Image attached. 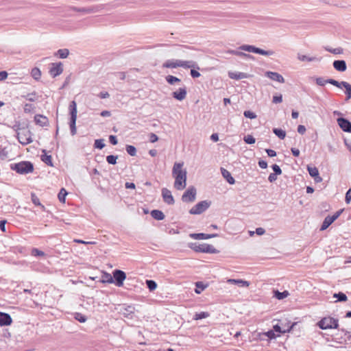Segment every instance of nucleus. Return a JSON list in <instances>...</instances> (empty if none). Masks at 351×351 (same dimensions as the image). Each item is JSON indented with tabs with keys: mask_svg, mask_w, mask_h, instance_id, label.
<instances>
[{
	"mask_svg": "<svg viewBox=\"0 0 351 351\" xmlns=\"http://www.w3.org/2000/svg\"><path fill=\"white\" fill-rule=\"evenodd\" d=\"M12 322V317L8 313L0 312V326H9Z\"/></svg>",
	"mask_w": 351,
	"mask_h": 351,
	"instance_id": "20",
	"label": "nucleus"
},
{
	"mask_svg": "<svg viewBox=\"0 0 351 351\" xmlns=\"http://www.w3.org/2000/svg\"><path fill=\"white\" fill-rule=\"evenodd\" d=\"M36 107L31 104H25L23 110L25 113H30L35 110Z\"/></svg>",
	"mask_w": 351,
	"mask_h": 351,
	"instance_id": "42",
	"label": "nucleus"
},
{
	"mask_svg": "<svg viewBox=\"0 0 351 351\" xmlns=\"http://www.w3.org/2000/svg\"><path fill=\"white\" fill-rule=\"evenodd\" d=\"M180 67L184 68V69H196L197 70L199 69V66L197 64L192 60H180Z\"/></svg>",
	"mask_w": 351,
	"mask_h": 351,
	"instance_id": "24",
	"label": "nucleus"
},
{
	"mask_svg": "<svg viewBox=\"0 0 351 351\" xmlns=\"http://www.w3.org/2000/svg\"><path fill=\"white\" fill-rule=\"evenodd\" d=\"M289 295V292L287 291H285L283 292H280L276 291L275 293V296L278 300H282L287 298Z\"/></svg>",
	"mask_w": 351,
	"mask_h": 351,
	"instance_id": "45",
	"label": "nucleus"
},
{
	"mask_svg": "<svg viewBox=\"0 0 351 351\" xmlns=\"http://www.w3.org/2000/svg\"><path fill=\"white\" fill-rule=\"evenodd\" d=\"M191 75L193 78H197L200 76V73L197 70H195L194 68H192L191 69Z\"/></svg>",
	"mask_w": 351,
	"mask_h": 351,
	"instance_id": "59",
	"label": "nucleus"
},
{
	"mask_svg": "<svg viewBox=\"0 0 351 351\" xmlns=\"http://www.w3.org/2000/svg\"><path fill=\"white\" fill-rule=\"evenodd\" d=\"M165 80L167 81V82L170 84V85H173L175 83H177V82H181V80L177 77H175L173 75H167L166 77H165Z\"/></svg>",
	"mask_w": 351,
	"mask_h": 351,
	"instance_id": "34",
	"label": "nucleus"
},
{
	"mask_svg": "<svg viewBox=\"0 0 351 351\" xmlns=\"http://www.w3.org/2000/svg\"><path fill=\"white\" fill-rule=\"evenodd\" d=\"M337 123L340 128L346 132H351V122L348 119L340 117L337 119Z\"/></svg>",
	"mask_w": 351,
	"mask_h": 351,
	"instance_id": "14",
	"label": "nucleus"
},
{
	"mask_svg": "<svg viewBox=\"0 0 351 351\" xmlns=\"http://www.w3.org/2000/svg\"><path fill=\"white\" fill-rule=\"evenodd\" d=\"M101 282L104 283H113V276L108 273L104 272L102 275Z\"/></svg>",
	"mask_w": 351,
	"mask_h": 351,
	"instance_id": "32",
	"label": "nucleus"
},
{
	"mask_svg": "<svg viewBox=\"0 0 351 351\" xmlns=\"http://www.w3.org/2000/svg\"><path fill=\"white\" fill-rule=\"evenodd\" d=\"M271 168L274 172V173H276L277 175H280L282 173V170L278 165H273L271 166Z\"/></svg>",
	"mask_w": 351,
	"mask_h": 351,
	"instance_id": "56",
	"label": "nucleus"
},
{
	"mask_svg": "<svg viewBox=\"0 0 351 351\" xmlns=\"http://www.w3.org/2000/svg\"><path fill=\"white\" fill-rule=\"evenodd\" d=\"M94 147L97 149H101L105 147L104 140V139H96L95 141Z\"/></svg>",
	"mask_w": 351,
	"mask_h": 351,
	"instance_id": "44",
	"label": "nucleus"
},
{
	"mask_svg": "<svg viewBox=\"0 0 351 351\" xmlns=\"http://www.w3.org/2000/svg\"><path fill=\"white\" fill-rule=\"evenodd\" d=\"M282 101V95H274L272 99V102L274 104H279Z\"/></svg>",
	"mask_w": 351,
	"mask_h": 351,
	"instance_id": "55",
	"label": "nucleus"
},
{
	"mask_svg": "<svg viewBox=\"0 0 351 351\" xmlns=\"http://www.w3.org/2000/svg\"><path fill=\"white\" fill-rule=\"evenodd\" d=\"M34 121L36 124L44 127L49 125V121L47 117L42 114H36L34 117Z\"/></svg>",
	"mask_w": 351,
	"mask_h": 351,
	"instance_id": "21",
	"label": "nucleus"
},
{
	"mask_svg": "<svg viewBox=\"0 0 351 351\" xmlns=\"http://www.w3.org/2000/svg\"><path fill=\"white\" fill-rule=\"evenodd\" d=\"M228 76L233 80H241L247 77V74L243 72H229Z\"/></svg>",
	"mask_w": 351,
	"mask_h": 351,
	"instance_id": "27",
	"label": "nucleus"
},
{
	"mask_svg": "<svg viewBox=\"0 0 351 351\" xmlns=\"http://www.w3.org/2000/svg\"><path fill=\"white\" fill-rule=\"evenodd\" d=\"M208 317H209V313L208 312L202 311V312H200L198 313H195V315H194L193 319L199 320V319L206 318Z\"/></svg>",
	"mask_w": 351,
	"mask_h": 351,
	"instance_id": "41",
	"label": "nucleus"
},
{
	"mask_svg": "<svg viewBox=\"0 0 351 351\" xmlns=\"http://www.w3.org/2000/svg\"><path fill=\"white\" fill-rule=\"evenodd\" d=\"M146 285L147 286V288L149 289V291H154L157 287V284L154 280H146Z\"/></svg>",
	"mask_w": 351,
	"mask_h": 351,
	"instance_id": "43",
	"label": "nucleus"
},
{
	"mask_svg": "<svg viewBox=\"0 0 351 351\" xmlns=\"http://www.w3.org/2000/svg\"><path fill=\"white\" fill-rule=\"evenodd\" d=\"M333 298H337L338 302H346L348 300L346 295L343 292L334 293Z\"/></svg>",
	"mask_w": 351,
	"mask_h": 351,
	"instance_id": "35",
	"label": "nucleus"
},
{
	"mask_svg": "<svg viewBox=\"0 0 351 351\" xmlns=\"http://www.w3.org/2000/svg\"><path fill=\"white\" fill-rule=\"evenodd\" d=\"M195 287V292L197 294H199L207 287V285H204L202 282H197Z\"/></svg>",
	"mask_w": 351,
	"mask_h": 351,
	"instance_id": "33",
	"label": "nucleus"
},
{
	"mask_svg": "<svg viewBox=\"0 0 351 351\" xmlns=\"http://www.w3.org/2000/svg\"><path fill=\"white\" fill-rule=\"evenodd\" d=\"M273 132L280 139H284L286 136L285 131L280 128H274Z\"/></svg>",
	"mask_w": 351,
	"mask_h": 351,
	"instance_id": "36",
	"label": "nucleus"
},
{
	"mask_svg": "<svg viewBox=\"0 0 351 351\" xmlns=\"http://www.w3.org/2000/svg\"><path fill=\"white\" fill-rule=\"evenodd\" d=\"M351 201V189H349L346 193L345 197V202L346 204H349Z\"/></svg>",
	"mask_w": 351,
	"mask_h": 351,
	"instance_id": "58",
	"label": "nucleus"
},
{
	"mask_svg": "<svg viewBox=\"0 0 351 351\" xmlns=\"http://www.w3.org/2000/svg\"><path fill=\"white\" fill-rule=\"evenodd\" d=\"M114 279L113 283L117 287H121L123 285V281L126 278V274L124 271L120 269H115L112 272Z\"/></svg>",
	"mask_w": 351,
	"mask_h": 351,
	"instance_id": "13",
	"label": "nucleus"
},
{
	"mask_svg": "<svg viewBox=\"0 0 351 351\" xmlns=\"http://www.w3.org/2000/svg\"><path fill=\"white\" fill-rule=\"evenodd\" d=\"M297 58L301 62H319L322 59L321 58H317L316 56L310 57L301 53H298Z\"/></svg>",
	"mask_w": 351,
	"mask_h": 351,
	"instance_id": "23",
	"label": "nucleus"
},
{
	"mask_svg": "<svg viewBox=\"0 0 351 351\" xmlns=\"http://www.w3.org/2000/svg\"><path fill=\"white\" fill-rule=\"evenodd\" d=\"M11 169L19 174H27L34 171V165L29 161H22L18 163L12 164Z\"/></svg>",
	"mask_w": 351,
	"mask_h": 351,
	"instance_id": "3",
	"label": "nucleus"
},
{
	"mask_svg": "<svg viewBox=\"0 0 351 351\" xmlns=\"http://www.w3.org/2000/svg\"><path fill=\"white\" fill-rule=\"evenodd\" d=\"M117 156L114 155H109L106 157V161L110 165H115L117 163Z\"/></svg>",
	"mask_w": 351,
	"mask_h": 351,
	"instance_id": "53",
	"label": "nucleus"
},
{
	"mask_svg": "<svg viewBox=\"0 0 351 351\" xmlns=\"http://www.w3.org/2000/svg\"><path fill=\"white\" fill-rule=\"evenodd\" d=\"M277 176H278L277 174L274 173H270V174L269 175V177H268V180H269L270 182H275V181L276 180V179H277Z\"/></svg>",
	"mask_w": 351,
	"mask_h": 351,
	"instance_id": "63",
	"label": "nucleus"
},
{
	"mask_svg": "<svg viewBox=\"0 0 351 351\" xmlns=\"http://www.w3.org/2000/svg\"><path fill=\"white\" fill-rule=\"evenodd\" d=\"M339 321L337 319L326 317L322 318L318 322L317 326L322 330L337 328L339 326Z\"/></svg>",
	"mask_w": 351,
	"mask_h": 351,
	"instance_id": "7",
	"label": "nucleus"
},
{
	"mask_svg": "<svg viewBox=\"0 0 351 351\" xmlns=\"http://www.w3.org/2000/svg\"><path fill=\"white\" fill-rule=\"evenodd\" d=\"M41 159L47 165L51 166V167L53 166L52 158H51V155H47V154L43 155L41 157Z\"/></svg>",
	"mask_w": 351,
	"mask_h": 351,
	"instance_id": "40",
	"label": "nucleus"
},
{
	"mask_svg": "<svg viewBox=\"0 0 351 351\" xmlns=\"http://www.w3.org/2000/svg\"><path fill=\"white\" fill-rule=\"evenodd\" d=\"M32 201L34 205L39 206L43 210H45V206L40 202L39 198L35 194H32Z\"/></svg>",
	"mask_w": 351,
	"mask_h": 351,
	"instance_id": "46",
	"label": "nucleus"
},
{
	"mask_svg": "<svg viewBox=\"0 0 351 351\" xmlns=\"http://www.w3.org/2000/svg\"><path fill=\"white\" fill-rule=\"evenodd\" d=\"M307 170L308 171V173L309 175L311 176V177H315V176H317L318 174H319V171H318V169L315 167H309L308 166L307 167Z\"/></svg>",
	"mask_w": 351,
	"mask_h": 351,
	"instance_id": "39",
	"label": "nucleus"
},
{
	"mask_svg": "<svg viewBox=\"0 0 351 351\" xmlns=\"http://www.w3.org/2000/svg\"><path fill=\"white\" fill-rule=\"evenodd\" d=\"M105 6L106 5L104 4H98L86 8H77L72 6L70 8V10L75 12H82L83 14H92L100 12L101 10L104 9Z\"/></svg>",
	"mask_w": 351,
	"mask_h": 351,
	"instance_id": "9",
	"label": "nucleus"
},
{
	"mask_svg": "<svg viewBox=\"0 0 351 351\" xmlns=\"http://www.w3.org/2000/svg\"><path fill=\"white\" fill-rule=\"evenodd\" d=\"M265 152L269 157H274L276 156V152L274 149H265Z\"/></svg>",
	"mask_w": 351,
	"mask_h": 351,
	"instance_id": "61",
	"label": "nucleus"
},
{
	"mask_svg": "<svg viewBox=\"0 0 351 351\" xmlns=\"http://www.w3.org/2000/svg\"><path fill=\"white\" fill-rule=\"evenodd\" d=\"M69 113H70V121L69 126L71 130V134L72 136H74L76 132V119H77V104L75 101H72L69 106Z\"/></svg>",
	"mask_w": 351,
	"mask_h": 351,
	"instance_id": "5",
	"label": "nucleus"
},
{
	"mask_svg": "<svg viewBox=\"0 0 351 351\" xmlns=\"http://www.w3.org/2000/svg\"><path fill=\"white\" fill-rule=\"evenodd\" d=\"M162 196L164 202L166 204L169 205H172L174 204V198L171 194V191H169L168 189L163 188L162 189Z\"/></svg>",
	"mask_w": 351,
	"mask_h": 351,
	"instance_id": "17",
	"label": "nucleus"
},
{
	"mask_svg": "<svg viewBox=\"0 0 351 351\" xmlns=\"http://www.w3.org/2000/svg\"><path fill=\"white\" fill-rule=\"evenodd\" d=\"M189 237L193 239H208L218 237L217 234L191 233Z\"/></svg>",
	"mask_w": 351,
	"mask_h": 351,
	"instance_id": "19",
	"label": "nucleus"
},
{
	"mask_svg": "<svg viewBox=\"0 0 351 351\" xmlns=\"http://www.w3.org/2000/svg\"><path fill=\"white\" fill-rule=\"evenodd\" d=\"M325 49L327 51H329L333 54H341L343 53V50L341 47H337V48H330V47H325Z\"/></svg>",
	"mask_w": 351,
	"mask_h": 351,
	"instance_id": "48",
	"label": "nucleus"
},
{
	"mask_svg": "<svg viewBox=\"0 0 351 351\" xmlns=\"http://www.w3.org/2000/svg\"><path fill=\"white\" fill-rule=\"evenodd\" d=\"M19 124L18 125H14L16 130H20L17 132V139L19 142L23 145L31 143L33 141L32 138V133L29 130L19 128Z\"/></svg>",
	"mask_w": 351,
	"mask_h": 351,
	"instance_id": "4",
	"label": "nucleus"
},
{
	"mask_svg": "<svg viewBox=\"0 0 351 351\" xmlns=\"http://www.w3.org/2000/svg\"><path fill=\"white\" fill-rule=\"evenodd\" d=\"M243 115L245 116V117L249 118L250 119H256V117H257L256 114L254 112H252L250 110H245V111H244Z\"/></svg>",
	"mask_w": 351,
	"mask_h": 351,
	"instance_id": "54",
	"label": "nucleus"
},
{
	"mask_svg": "<svg viewBox=\"0 0 351 351\" xmlns=\"http://www.w3.org/2000/svg\"><path fill=\"white\" fill-rule=\"evenodd\" d=\"M183 166V162H175L172 169V176L175 179L174 187L178 191L183 190L186 186L187 172Z\"/></svg>",
	"mask_w": 351,
	"mask_h": 351,
	"instance_id": "1",
	"label": "nucleus"
},
{
	"mask_svg": "<svg viewBox=\"0 0 351 351\" xmlns=\"http://www.w3.org/2000/svg\"><path fill=\"white\" fill-rule=\"evenodd\" d=\"M265 336H267L269 339H273L276 337V334L274 330H269L264 333Z\"/></svg>",
	"mask_w": 351,
	"mask_h": 351,
	"instance_id": "57",
	"label": "nucleus"
},
{
	"mask_svg": "<svg viewBox=\"0 0 351 351\" xmlns=\"http://www.w3.org/2000/svg\"><path fill=\"white\" fill-rule=\"evenodd\" d=\"M221 174L223 177L230 184H233L235 182L234 178L231 176V173L226 169L221 168Z\"/></svg>",
	"mask_w": 351,
	"mask_h": 351,
	"instance_id": "26",
	"label": "nucleus"
},
{
	"mask_svg": "<svg viewBox=\"0 0 351 351\" xmlns=\"http://www.w3.org/2000/svg\"><path fill=\"white\" fill-rule=\"evenodd\" d=\"M56 54L60 58H66L68 57V56L69 54V51L67 49H60L58 50Z\"/></svg>",
	"mask_w": 351,
	"mask_h": 351,
	"instance_id": "37",
	"label": "nucleus"
},
{
	"mask_svg": "<svg viewBox=\"0 0 351 351\" xmlns=\"http://www.w3.org/2000/svg\"><path fill=\"white\" fill-rule=\"evenodd\" d=\"M295 324H292L290 326H288L287 328H283L278 324H276L274 326V331L280 332V333H285L289 332L291 331V330L293 328Z\"/></svg>",
	"mask_w": 351,
	"mask_h": 351,
	"instance_id": "28",
	"label": "nucleus"
},
{
	"mask_svg": "<svg viewBox=\"0 0 351 351\" xmlns=\"http://www.w3.org/2000/svg\"><path fill=\"white\" fill-rule=\"evenodd\" d=\"M180 60H167L162 65L164 68L168 69H175L177 67H180Z\"/></svg>",
	"mask_w": 351,
	"mask_h": 351,
	"instance_id": "22",
	"label": "nucleus"
},
{
	"mask_svg": "<svg viewBox=\"0 0 351 351\" xmlns=\"http://www.w3.org/2000/svg\"><path fill=\"white\" fill-rule=\"evenodd\" d=\"M334 68L340 72H343L347 69L346 62L345 60H335L332 64Z\"/></svg>",
	"mask_w": 351,
	"mask_h": 351,
	"instance_id": "25",
	"label": "nucleus"
},
{
	"mask_svg": "<svg viewBox=\"0 0 351 351\" xmlns=\"http://www.w3.org/2000/svg\"><path fill=\"white\" fill-rule=\"evenodd\" d=\"M265 75L273 81L282 84L285 82V79L282 75L277 72L267 71L265 72Z\"/></svg>",
	"mask_w": 351,
	"mask_h": 351,
	"instance_id": "18",
	"label": "nucleus"
},
{
	"mask_svg": "<svg viewBox=\"0 0 351 351\" xmlns=\"http://www.w3.org/2000/svg\"><path fill=\"white\" fill-rule=\"evenodd\" d=\"M109 141L110 143L113 145H115L117 144L118 141H117V136H114V135H110L109 136Z\"/></svg>",
	"mask_w": 351,
	"mask_h": 351,
	"instance_id": "60",
	"label": "nucleus"
},
{
	"mask_svg": "<svg viewBox=\"0 0 351 351\" xmlns=\"http://www.w3.org/2000/svg\"><path fill=\"white\" fill-rule=\"evenodd\" d=\"M243 141L247 144H254L255 143V141H256V139L252 135H247V136H244Z\"/></svg>",
	"mask_w": 351,
	"mask_h": 351,
	"instance_id": "51",
	"label": "nucleus"
},
{
	"mask_svg": "<svg viewBox=\"0 0 351 351\" xmlns=\"http://www.w3.org/2000/svg\"><path fill=\"white\" fill-rule=\"evenodd\" d=\"M228 282L237 285L239 287H248L250 285L249 282L241 279H228Z\"/></svg>",
	"mask_w": 351,
	"mask_h": 351,
	"instance_id": "29",
	"label": "nucleus"
},
{
	"mask_svg": "<svg viewBox=\"0 0 351 351\" xmlns=\"http://www.w3.org/2000/svg\"><path fill=\"white\" fill-rule=\"evenodd\" d=\"M187 95L186 87L183 86L179 88L176 91L172 93V96L174 99L178 101L184 100Z\"/></svg>",
	"mask_w": 351,
	"mask_h": 351,
	"instance_id": "16",
	"label": "nucleus"
},
{
	"mask_svg": "<svg viewBox=\"0 0 351 351\" xmlns=\"http://www.w3.org/2000/svg\"><path fill=\"white\" fill-rule=\"evenodd\" d=\"M306 132V128L303 125H299L298 126V132L301 134H304Z\"/></svg>",
	"mask_w": 351,
	"mask_h": 351,
	"instance_id": "64",
	"label": "nucleus"
},
{
	"mask_svg": "<svg viewBox=\"0 0 351 351\" xmlns=\"http://www.w3.org/2000/svg\"><path fill=\"white\" fill-rule=\"evenodd\" d=\"M67 195V192L64 189H61L58 195V199L60 202L62 203H64L65 202V198H66V196Z\"/></svg>",
	"mask_w": 351,
	"mask_h": 351,
	"instance_id": "38",
	"label": "nucleus"
},
{
	"mask_svg": "<svg viewBox=\"0 0 351 351\" xmlns=\"http://www.w3.org/2000/svg\"><path fill=\"white\" fill-rule=\"evenodd\" d=\"M343 209H340L339 210L337 211L334 215H328L325 217L322 226L320 228V230H324L327 229L329 226H330L342 213Z\"/></svg>",
	"mask_w": 351,
	"mask_h": 351,
	"instance_id": "12",
	"label": "nucleus"
},
{
	"mask_svg": "<svg viewBox=\"0 0 351 351\" xmlns=\"http://www.w3.org/2000/svg\"><path fill=\"white\" fill-rule=\"evenodd\" d=\"M63 72L62 64L61 62L52 63L49 73L53 77L60 75Z\"/></svg>",
	"mask_w": 351,
	"mask_h": 351,
	"instance_id": "15",
	"label": "nucleus"
},
{
	"mask_svg": "<svg viewBox=\"0 0 351 351\" xmlns=\"http://www.w3.org/2000/svg\"><path fill=\"white\" fill-rule=\"evenodd\" d=\"M210 206V202L204 200L196 204L189 210L191 215H200L206 211Z\"/></svg>",
	"mask_w": 351,
	"mask_h": 351,
	"instance_id": "10",
	"label": "nucleus"
},
{
	"mask_svg": "<svg viewBox=\"0 0 351 351\" xmlns=\"http://www.w3.org/2000/svg\"><path fill=\"white\" fill-rule=\"evenodd\" d=\"M151 216L156 220H163L165 217L164 213L159 210H153L151 211Z\"/></svg>",
	"mask_w": 351,
	"mask_h": 351,
	"instance_id": "30",
	"label": "nucleus"
},
{
	"mask_svg": "<svg viewBox=\"0 0 351 351\" xmlns=\"http://www.w3.org/2000/svg\"><path fill=\"white\" fill-rule=\"evenodd\" d=\"M21 97L25 98V99H27L29 101L34 102V101H36L38 100V95L36 93V92L34 91L32 93H27V95H21Z\"/></svg>",
	"mask_w": 351,
	"mask_h": 351,
	"instance_id": "31",
	"label": "nucleus"
},
{
	"mask_svg": "<svg viewBox=\"0 0 351 351\" xmlns=\"http://www.w3.org/2000/svg\"><path fill=\"white\" fill-rule=\"evenodd\" d=\"M196 195V189L193 186H189L182 195V201L186 203L193 202L195 200Z\"/></svg>",
	"mask_w": 351,
	"mask_h": 351,
	"instance_id": "11",
	"label": "nucleus"
},
{
	"mask_svg": "<svg viewBox=\"0 0 351 351\" xmlns=\"http://www.w3.org/2000/svg\"><path fill=\"white\" fill-rule=\"evenodd\" d=\"M32 76L36 80H39L41 76V72L39 69L34 68L31 72Z\"/></svg>",
	"mask_w": 351,
	"mask_h": 351,
	"instance_id": "47",
	"label": "nucleus"
},
{
	"mask_svg": "<svg viewBox=\"0 0 351 351\" xmlns=\"http://www.w3.org/2000/svg\"><path fill=\"white\" fill-rule=\"evenodd\" d=\"M315 82L318 86H324L326 84H332L337 88H341L342 87L345 88L346 91L345 93L346 95V101H348L351 99V84H350L347 82H338L334 79H324L323 77H319L315 78Z\"/></svg>",
	"mask_w": 351,
	"mask_h": 351,
	"instance_id": "2",
	"label": "nucleus"
},
{
	"mask_svg": "<svg viewBox=\"0 0 351 351\" xmlns=\"http://www.w3.org/2000/svg\"><path fill=\"white\" fill-rule=\"evenodd\" d=\"M74 318L81 323L85 322L87 319L86 317L80 313H75Z\"/></svg>",
	"mask_w": 351,
	"mask_h": 351,
	"instance_id": "49",
	"label": "nucleus"
},
{
	"mask_svg": "<svg viewBox=\"0 0 351 351\" xmlns=\"http://www.w3.org/2000/svg\"><path fill=\"white\" fill-rule=\"evenodd\" d=\"M31 254L34 256H44L45 255L44 252H43L37 248H33L32 250Z\"/></svg>",
	"mask_w": 351,
	"mask_h": 351,
	"instance_id": "50",
	"label": "nucleus"
},
{
	"mask_svg": "<svg viewBox=\"0 0 351 351\" xmlns=\"http://www.w3.org/2000/svg\"><path fill=\"white\" fill-rule=\"evenodd\" d=\"M239 49L241 50H243V51L255 53H258V54H261V55L266 56H272L275 53V52L273 50L266 51V50L260 49L258 47H256L254 45H243L240 46L239 47Z\"/></svg>",
	"mask_w": 351,
	"mask_h": 351,
	"instance_id": "8",
	"label": "nucleus"
},
{
	"mask_svg": "<svg viewBox=\"0 0 351 351\" xmlns=\"http://www.w3.org/2000/svg\"><path fill=\"white\" fill-rule=\"evenodd\" d=\"M234 55L237 56L243 57L245 58H247V59H254V57L252 56L245 53L242 51H237V50L236 53H234Z\"/></svg>",
	"mask_w": 351,
	"mask_h": 351,
	"instance_id": "52",
	"label": "nucleus"
},
{
	"mask_svg": "<svg viewBox=\"0 0 351 351\" xmlns=\"http://www.w3.org/2000/svg\"><path fill=\"white\" fill-rule=\"evenodd\" d=\"M158 140V136L154 133L149 134V141L151 143H155Z\"/></svg>",
	"mask_w": 351,
	"mask_h": 351,
	"instance_id": "62",
	"label": "nucleus"
},
{
	"mask_svg": "<svg viewBox=\"0 0 351 351\" xmlns=\"http://www.w3.org/2000/svg\"><path fill=\"white\" fill-rule=\"evenodd\" d=\"M189 247L196 252L210 254H215L217 252V250L213 245L207 243L199 244L197 243H191L189 245Z\"/></svg>",
	"mask_w": 351,
	"mask_h": 351,
	"instance_id": "6",
	"label": "nucleus"
}]
</instances>
